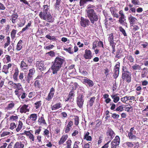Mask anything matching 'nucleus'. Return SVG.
Wrapping results in <instances>:
<instances>
[{
  "label": "nucleus",
  "mask_w": 148,
  "mask_h": 148,
  "mask_svg": "<svg viewBox=\"0 0 148 148\" xmlns=\"http://www.w3.org/2000/svg\"><path fill=\"white\" fill-rule=\"evenodd\" d=\"M64 59L59 57H57L54 61L52 62L51 67L52 73L55 74L60 70L64 62Z\"/></svg>",
  "instance_id": "1"
},
{
  "label": "nucleus",
  "mask_w": 148,
  "mask_h": 148,
  "mask_svg": "<svg viewBox=\"0 0 148 148\" xmlns=\"http://www.w3.org/2000/svg\"><path fill=\"white\" fill-rule=\"evenodd\" d=\"M48 10L47 6H45L43 11L40 12L39 16L41 19L44 20H47L49 22H52L53 21V19L48 12Z\"/></svg>",
  "instance_id": "2"
},
{
  "label": "nucleus",
  "mask_w": 148,
  "mask_h": 148,
  "mask_svg": "<svg viewBox=\"0 0 148 148\" xmlns=\"http://www.w3.org/2000/svg\"><path fill=\"white\" fill-rule=\"evenodd\" d=\"M106 135L107 137L106 139L107 141H111L115 135V133L110 128H108L106 132Z\"/></svg>",
  "instance_id": "3"
},
{
  "label": "nucleus",
  "mask_w": 148,
  "mask_h": 148,
  "mask_svg": "<svg viewBox=\"0 0 148 148\" xmlns=\"http://www.w3.org/2000/svg\"><path fill=\"white\" fill-rule=\"evenodd\" d=\"M84 101V97L82 95H79L77 98V103L79 108H82Z\"/></svg>",
  "instance_id": "4"
},
{
  "label": "nucleus",
  "mask_w": 148,
  "mask_h": 148,
  "mask_svg": "<svg viewBox=\"0 0 148 148\" xmlns=\"http://www.w3.org/2000/svg\"><path fill=\"white\" fill-rule=\"evenodd\" d=\"M120 142V138L118 136H116L113 140L111 144V148H116L119 145Z\"/></svg>",
  "instance_id": "5"
},
{
  "label": "nucleus",
  "mask_w": 148,
  "mask_h": 148,
  "mask_svg": "<svg viewBox=\"0 0 148 148\" xmlns=\"http://www.w3.org/2000/svg\"><path fill=\"white\" fill-rule=\"evenodd\" d=\"M81 25L84 27H85L89 26L90 24V21L88 19L81 17L80 22Z\"/></svg>",
  "instance_id": "6"
},
{
  "label": "nucleus",
  "mask_w": 148,
  "mask_h": 148,
  "mask_svg": "<svg viewBox=\"0 0 148 148\" xmlns=\"http://www.w3.org/2000/svg\"><path fill=\"white\" fill-rule=\"evenodd\" d=\"M82 81L83 83L85 84H87V85L90 87H92L94 85L93 82L86 77H83L82 79Z\"/></svg>",
  "instance_id": "7"
},
{
  "label": "nucleus",
  "mask_w": 148,
  "mask_h": 148,
  "mask_svg": "<svg viewBox=\"0 0 148 148\" xmlns=\"http://www.w3.org/2000/svg\"><path fill=\"white\" fill-rule=\"evenodd\" d=\"M131 74L130 73H122V79L125 80L128 83L131 82Z\"/></svg>",
  "instance_id": "8"
},
{
  "label": "nucleus",
  "mask_w": 148,
  "mask_h": 148,
  "mask_svg": "<svg viewBox=\"0 0 148 148\" xmlns=\"http://www.w3.org/2000/svg\"><path fill=\"white\" fill-rule=\"evenodd\" d=\"M134 127H132L128 134V137L130 139L133 140L136 138V136H135L136 131L134 130Z\"/></svg>",
  "instance_id": "9"
},
{
  "label": "nucleus",
  "mask_w": 148,
  "mask_h": 148,
  "mask_svg": "<svg viewBox=\"0 0 148 148\" xmlns=\"http://www.w3.org/2000/svg\"><path fill=\"white\" fill-rule=\"evenodd\" d=\"M120 63H118L116 64L114 68V75L113 76L115 78H116L119 76V68Z\"/></svg>",
  "instance_id": "10"
},
{
  "label": "nucleus",
  "mask_w": 148,
  "mask_h": 148,
  "mask_svg": "<svg viewBox=\"0 0 148 148\" xmlns=\"http://www.w3.org/2000/svg\"><path fill=\"white\" fill-rule=\"evenodd\" d=\"M36 67L37 69L41 71L45 69L43 62L42 61H37L36 63Z\"/></svg>",
  "instance_id": "11"
},
{
  "label": "nucleus",
  "mask_w": 148,
  "mask_h": 148,
  "mask_svg": "<svg viewBox=\"0 0 148 148\" xmlns=\"http://www.w3.org/2000/svg\"><path fill=\"white\" fill-rule=\"evenodd\" d=\"M35 73V70L34 69H32L29 70V73H28L26 81L29 83V82L30 80L32 79V75Z\"/></svg>",
  "instance_id": "12"
},
{
  "label": "nucleus",
  "mask_w": 148,
  "mask_h": 148,
  "mask_svg": "<svg viewBox=\"0 0 148 148\" xmlns=\"http://www.w3.org/2000/svg\"><path fill=\"white\" fill-rule=\"evenodd\" d=\"M26 61L25 60H23L21 61L20 64V67L21 70L24 71L28 68V64L26 63Z\"/></svg>",
  "instance_id": "13"
},
{
  "label": "nucleus",
  "mask_w": 148,
  "mask_h": 148,
  "mask_svg": "<svg viewBox=\"0 0 148 148\" xmlns=\"http://www.w3.org/2000/svg\"><path fill=\"white\" fill-rule=\"evenodd\" d=\"M28 106L24 104L23 106H21L19 107L20 112L21 113H25L29 112V110L28 108Z\"/></svg>",
  "instance_id": "14"
},
{
  "label": "nucleus",
  "mask_w": 148,
  "mask_h": 148,
  "mask_svg": "<svg viewBox=\"0 0 148 148\" xmlns=\"http://www.w3.org/2000/svg\"><path fill=\"white\" fill-rule=\"evenodd\" d=\"M110 11L114 17H115L117 18H119V16L117 13V11L114 7H111L110 8Z\"/></svg>",
  "instance_id": "15"
},
{
  "label": "nucleus",
  "mask_w": 148,
  "mask_h": 148,
  "mask_svg": "<svg viewBox=\"0 0 148 148\" xmlns=\"http://www.w3.org/2000/svg\"><path fill=\"white\" fill-rule=\"evenodd\" d=\"M54 92V89L53 87L51 88L50 89V92L46 99L48 101L50 100L53 97Z\"/></svg>",
  "instance_id": "16"
},
{
  "label": "nucleus",
  "mask_w": 148,
  "mask_h": 148,
  "mask_svg": "<svg viewBox=\"0 0 148 148\" xmlns=\"http://www.w3.org/2000/svg\"><path fill=\"white\" fill-rule=\"evenodd\" d=\"M92 57L91 51L89 50L86 49L85 50L84 57L86 59H90Z\"/></svg>",
  "instance_id": "17"
},
{
  "label": "nucleus",
  "mask_w": 148,
  "mask_h": 148,
  "mask_svg": "<svg viewBox=\"0 0 148 148\" xmlns=\"http://www.w3.org/2000/svg\"><path fill=\"white\" fill-rule=\"evenodd\" d=\"M128 19L131 26H133L136 23L137 21V19L131 15L130 16Z\"/></svg>",
  "instance_id": "18"
},
{
  "label": "nucleus",
  "mask_w": 148,
  "mask_h": 148,
  "mask_svg": "<svg viewBox=\"0 0 148 148\" xmlns=\"http://www.w3.org/2000/svg\"><path fill=\"white\" fill-rule=\"evenodd\" d=\"M61 0H56V2L55 5V9L59 11H61L62 7L60 5Z\"/></svg>",
  "instance_id": "19"
},
{
  "label": "nucleus",
  "mask_w": 148,
  "mask_h": 148,
  "mask_svg": "<svg viewBox=\"0 0 148 148\" xmlns=\"http://www.w3.org/2000/svg\"><path fill=\"white\" fill-rule=\"evenodd\" d=\"M135 99V97L134 96H127L124 97L122 98L121 99V100L123 103H125L127 101L130 100H134Z\"/></svg>",
  "instance_id": "20"
},
{
  "label": "nucleus",
  "mask_w": 148,
  "mask_h": 148,
  "mask_svg": "<svg viewBox=\"0 0 148 148\" xmlns=\"http://www.w3.org/2000/svg\"><path fill=\"white\" fill-rule=\"evenodd\" d=\"M14 71V73L13 76V79L14 81H16L18 80V75L19 71L17 68H16Z\"/></svg>",
  "instance_id": "21"
},
{
  "label": "nucleus",
  "mask_w": 148,
  "mask_h": 148,
  "mask_svg": "<svg viewBox=\"0 0 148 148\" xmlns=\"http://www.w3.org/2000/svg\"><path fill=\"white\" fill-rule=\"evenodd\" d=\"M37 114H30L29 118V120L33 122H35L37 119Z\"/></svg>",
  "instance_id": "22"
},
{
  "label": "nucleus",
  "mask_w": 148,
  "mask_h": 148,
  "mask_svg": "<svg viewBox=\"0 0 148 148\" xmlns=\"http://www.w3.org/2000/svg\"><path fill=\"white\" fill-rule=\"evenodd\" d=\"M68 138V136L66 135H63L60 138L58 142L59 145H61L63 144L66 140Z\"/></svg>",
  "instance_id": "23"
},
{
  "label": "nucleus",
  "mask_w": 148,
  "mask_h": 148,
  "mask_svg": "<svg viewBox=\"0 0 148 148\" xmlns=\"http://www.w3.org/2000/svg\"><path fill=\"white\" fill-rule=\"evenodd\" d=\"M24 145L21 142H16L14 145V148H23Z\"/></svg>",
  "instance_id": "24"
},
{
  "label": "nucleus",
  "mask_w": 148,
  "mask_h": 148,
  "mask_svg": "<svg viewBox=\"0 0 148 148\" xmlns=\"http://www.w3.org/2000/svg\"><path fill=\"white\" fill-rule=\"evenodd\" d=\"M91 22L94 24L95 21H97L98 19V17L97 15L94 16H91L88 18Z\"/></svg>",
  "instance_id": "25"
},
{
  "label": "nucleus",
  "mask_w": 148,
  "mask_h": 148,
  "mask_svg": "<svg viewBox=\"0 0 148 148\" xmlns=\"http://www.w3.org/2000/svg\"><path fill=\"white\" fill-rule=\"evenodd\" d=\"M89 7H88V9L86 10V15L88 18L90 17L91 15L95 13V12L92 9H89Z\"/></svg>",
  "instance_id": "26"
},
{
  "label": "nucleus",
  "mask_w": 148,
  "mask_h": 148,
  "mask_svg": "<svg viewBox=\"0 0 148 148\" xmlns=\"http://www.w3.org/2000/svg\"><path fill=\"white\" fill-rule=\"evenodd\" d=\"M89 134L90 133L88 132H85L84 134V138L87 141L91 140L92 138L90 136H89Z\"/></svg>",
  "instance_id": "27"
},
{
  "label": "nucleus",
  "mask_w": 148,
  "mask_h": 148,
  "mask_svg": "<svg viewBox=\"0 0 148 148\" xmlns=\"http://www.w3.org/2000/svg\"><path fill=\"white\" fill-rule=\"evenodd\" d=\"M95 99V98L94 97L91 98L88 101L87 106L88 107V106H89L90 107L92 106L94 103Z\"/></svg>",
  "instance_id": "28"
},
{
  "label": "nucleus",
  "mask_w": 148,
  "mask_h": 148,
  "mask_svg": "<svg viewBox=\"0 0 148 148\" xmlns=\"http://www.w3.org/2000/svg\"><path fill=\"white\" fill-rule=\"evenodd\" d=\"M23 41L22 40H20L18 42L16 47V49L18 51H20L21 49L23 46L22 44Z\"/></svg>",
  "instance_id": "29"
},
{
  "label": "nucleus",
  "mask_w": 148,
  "mask_h": 148,
  "mask_svg": "<svg viewBox=\"0 0 148 148\" xmlns=\"http://www.w3.org/2000/svg\"><path fill=\"white\" fill-rule=\"evenodd\" d=\"M61 107V104L58 103L51 106V109L52 110H56Z\"/></svg>",
  "instance_id": "30"
},
{
  "label": "nucleus",
  "mask_w": 148,
  "mask_h": 148,
  "mask_svg": "<svg viewBox=\"0 0 148 148\" xmlns=\"http://www.w3.org/2000/svg\"><path fill=\"white\" fill-rule=\"evenodd\" d=\"M108 39L109 41L110 42V45H114V42L113 40L114 36L112 33L109 35Z\"/></svg>",
  "instance_id": "31"
},
{
  "label": "nucleus",
  "mask_w": 148,
  "mask_h": 148,
  "mask_svg": "<svg viewBox=\"0 0 148 148\" xmlns=\"http://www.w3.org/2000/svg\"><path fill=\"white\" fill-rule=\"evenodd\" d=\"M38 122L40 125H44L46 124L45 121L43 116H41L40 118L38 119Z\"/></svg>",
  "instance_id": "32"
},
{
  "label": "nucleus",
  "mask_w": 148,
  "mask_h": 148,
  "mask_svg": "<svg viewBox=\"0 0 148 148\" xmlns=\"http://www.w3.org/2000/svg\"><path fill=\"white\" fill-rule=\"evenodd\" d=\"M14 106V103L11 101L5 108V109L8 110H10L13 108Z\"/></svg>",
  "instance_id": "33"
},
{
  "label": "nucleus",
  "mask_w": 148,
  "mask_h": 148,
  "mask_svg": "<svg viewBox=\"0 0 148 148\" xmlns=\"http://www.w3.org/2000/svg\"><path fill=\"white\" fill-rule=\"evenodd\" d=\"M111 97L113 99V101L114 103L118 102L120 99L119 97L116 95H111Z\"/></svg>",
  "instance_id": "34"
},
{
  "label": "nucleus",
  "mask_w": 148,
  "mask_h": 148,
  "mask_svg": "<svg viewBox=\"0 0 148 148\" xmlns=\"http://www.w3.org/2000/svg\"><path fill=\"white\" fill-rule=\"evenodd\" d=\"M18 16L16 14H14L12 15V18L10 20H11L12 22L13 23H16V20Z\"/></svg>",
  "instance_id": "35"
},
{
  "label": "nucleus",
  "mask_w": 148,
  "mask_h": 148,
  "mask_svg": "<svg viewBox=\"0 0 148 148\" xmlns=\"http://www.w3.org/2000/svg\"><path fill=\"white\" fill-rule=\"evenodd\" d=\"M6 42L4 45V48H6L10 44V38L9 36L7 37L6 38Z\"/></svg>",
  "instance_id": "36"
},
{
  "label": "nucleus",
  "mask_w": 148,
  "mask_h": 148,
  "mask_svg": "<svg viewBox=\"0 0 148 148\" xmlns=\"http://www.w3.org/2000/svg\"><path fill=\"white\" fill-rule=\"evenodd\" d=\"M119 14L120 16V17L119 18V19H122L123 20L126 19L125 15L123 10H120L119 11Z\"/></svg>",
  "instance_id": "37"
},
{
  "label": "nucleus",
  "mask_w": 148,
  "mask_h": 148,
  "mask_svg": "<svg viewBox=\"0 0 148 148\" xmlns=\"http://www.w3.org/2000/svg\"><path fill=\"white\" fill-rule=\"evenodd\" d=\"M24 74L23 73H20L19 75V78L21 80L22 82L25 83V80L24 79Z\"/></svg>",
  "instance_id": "38"
},
{
  "label": "nucleus",
  "mask_w": 148,
  "mask_h": 148,
  "mask_svg": "<svg viewBox=\"0 0 148 148\" xmlns=\"http://www.w3.org/2000/svg\"><path fill=\"white\" fill-rule=\"evenodd\" d=\"M17 31L15 29H13L11 32V38L12 39H14L16 36Z\"/></svg>",
  "instance_id": "39"
},
{
  "label": "nucleus",
  "mask_w": 148,
  "mask_h": 148,
  "mask_svg": "<svg viewBox=\"0 0 148 148\" xmlns=\"http://www.w3.org/2000/svg\"><path fill=\"white\" fill-rule=\"evenodd\" d=\"M45 37L51 40L54 41L56 40V38L55 36H51L49 34L47 35Z\"/></svg>",
  "instance_id": "40"
},
{
  "label": "nucleus",
  "mask_w": 148,
  "mask_h": 148,
  "mask_svg": "<svg viewBox=\"0 0 148 148\" xmlns=\"http://www.w3.org/2000/svg\"><path fill=\"white\" fill-rule=\"evenodd\" d=\"M9 69L7 67L6 65H4L2 69V72L7 74L8 73V70Z\"/></svg>",
  "instance_id": "41"
},
{
  "label": "nucleus",
  "mask_w": 148,
  "mask_h": 148,
  "mask_svg": "<svg viewBox=\"0 0 148 148\" xmlns=\"http://www.w3.org/2000/svg\"><path fill=\"white\" fill-rule=\"evenodd\" d=\"M88 1H93L92 0H80L79 2L80 6H82L86 3Z\"/></svg>",
  "instance_id": "42"
},
{
  "label": "nucleus",
  "mask_w": 148,
  "mask_h": 148,
  "mask_svg": "<svg viewBox=\"0 0 148 148\" xmlns=\"http://www.w3.org/2000/svg\"><path fill=\"white\" fill-rule=\"evenodd\" d=\"M41 101H37L34 103L35 107L36 109H38L41 106Z\"/></svg>",
  "instance_id": "43"
},
{
  "label": "nucleus",
  "mask_w": 148,
  "mask_h": 148,
  "mask_svg": "<svg viewBox=\"0 0 148 148\" xmlns=\"http://www.w3.org/2000/svg\"><path fill=\"white\" fill-rule=\"evenodd\" d=\"M23 125V123L21 121H19L18 122V125L16 129V131L17 132H18L20 130L22 127Z\"/></svg>",
  "instance_id": "44"
},
{
  "label": "nucleus",
  "mask_w": 148,
  "mask_h": 148,
  "mask_svg": "<svg viewBox=\"0 0 148 148\" xmlns=\"http://www.w3.org/2000/svg\"><path fill=\"white\" fill-rule=\"evenodd\" d=\"M125 146H127L128 147L132 148L133 147L134 145L132 142H127L124 144Z\"/></svg>",
  "instance_id": "45"
},
{
  "label": "nucleus",
  "mask_w": 148,
  "mask_h": 148,
  "mask_svg": "<svg viewBox=\"0 0 148 148\" xmlns=\"http://www.w3.org/2000/svg\"><path fill=\"white\" fill-rule=\"evenodd\" d=\"M74 124L77 125H78L79 123V118L77 116H75L74 119Z\"/></svg>",
  "instance_id": "46"
},
{
  "label": "nucleus",
  "mask_w": 148,
  "mask_h": 148,
  "mask_svg": "<svg viewBox=\"0 0 148 148\" xmlns=\"http://www.w3.org/2000/svg\"><path fill=\"white\" fill-rule=\"evenodd\" d=\"M132 68L134 70H140L141 69L140 66L137 64H135L134 66H132Z\"/></svg>",
  "instance_id": "47"
},
{
  "label": "nucleus",
  "mask_w": 148,
  "mask_h": 148,
  "mask_svg": "<svg viewBox=\"0 0 148 148\" xmlns=\"http://www.w3.org/2000/svg\"><path fill=\"white\" fill-rule=\"evenodd\" d=\"M66 143L67 145L66 148H71V146L72 143V141L71 140H68L66 142Z\"/></svg>",
  "instance_id": "48"
},
{
  "label": "nucleus",
  "mask_w": 148,
  "mask_h": 148,
  "mask_svg": "<svg viewBox=\"0 0 148 148\" xmlns=\"http://www.w3.org/2000/svg\"><path fill=\"white\" fill-rule=\"evenodd\" d=\"M11 133L9 132H4L1 134V137H4L6 136L10 135Z\"/></svg>",
  "instance_id": "49"
},
{
  "label": "nucleus",
  "mask_w": 148,
  "mask_h": 148,
  "mask_svg": "<svg viewBox=\"0 0 148 148\" xmlns=\"http://www.w3.org/2000/svg\"><path fill=\"white\" fill-rule=\"evenodd\" d=\"M31 23L30 21H29L28 24L26 26V27L22 29L21 32H23L26 30L29 27L31 26Z\"/></svg>",
  "instance_id": "50"
},
{
  "label": "nucleus",
  "mask_w": 148,
  "mask_h": 148,
  "mask_svg": "<svg viewBox=\"0 0 148 148\" xmlns=\"http://www.w3.org/2000/svg\"><path fill=\"white\" fill-rule=\"evenodd\" d=\"M71 47H69L68 48H64V50L66 51L70 54H72L73 53L74 51L73 50L71 49Z\"/></svg>",
  "instance_id": "51"
},
{
  "label": "nucleus",
  "mask_w": 148,
  "mask_h": 148,
  "mask_svg": "<svg viewBox=\"0 0 148 148\" xmlns=\"http://www.w3.org/2000/svg\"><path fill=\"white\" fill-rule=\"evenodd\" d=\"M119 29L120 31L122 33L124 36H127V34L125 32V30L122 27H119Z\"/></svg>",
  "instance_id": "52"
},
{
  "label": "nucleus",
  "mask_w": 148,
  "mask_h": 148,
  "mask_svg": "<svg viewBox=\"0 0 148 148\" xmlns=\"http://www.w3.org/2000/svg\"><path fill=\"white\" fill-rule=\"evenodd\" d=\"M103 14L105 18V21H107V19L109 17L108 16V14L107 12L105 10H104L103 11Z\"/></svg>",
  "instance_id": "53"
},
{
  "label": "nucleus",
  "mask_w": 148,
  "mask_h": 148,
  "mask_svg": "<svg viewBox=\"0 0 148 148\" xmlns=\"http://www.w3.org/2000/svg\"><path fill=\"white\" fill-rule=\"evenodd\" d=\"M3 60H6L7 62H9L11 61L10 56H9L6 55L5 56V58L3 59Z\"/></svg>",
  "instance_id": "54"
},
{
  "label": "nucleus",
  "mask_w": 148,
  "mask_h": 148,
  "mask_svg": "<svg viewBox=\"0 0 148 148\" xmlns=\"http://www.w3.org/2000/svg\"><path fill=\"white\" fill-rule=\"evenodd\" d=\"M16 90H23L21 84L19 83H18L16 87Z\"/></svg>",
  "instance_id": "55"
},
{
  "label": "nucleus",
  "mask_w": 148,
  "mask_h": 148,
  "mask_svg": "<svg viewBox=\"0 0 148 148\" xmlns=\"http://www.w3.org/2000/svg\"><path fill=\"white\" fill-rule=\"evenodd\" d=\"M122 73H130L128 69H127L126 66H123L122 68Z\"/></svg>",
  "instance_id": "56"
},
{
  "label": "nucleus",
  "mask_w": 148,
  "mask_h": 148,
  "mask_svg": "<svg viewBox=\"0 0 148 148\" xmlns=\"http://www.w3.org/2000/svg\"><path fill=\"white\" fill-rule=\"evenodd\" d=\"M54 46L53 45H50L48 46L44 47V48L46 49L50 50L53 49Z\"/></svg>",
  "instance_id": "57"
},
{
  "label": "nucleus",
  "mask_w": 148,
  "mask_h": 148,
  "mask_svg": "<svg viewBox=\"0 0 148 148\" xmlns=\"http://www.w3.org/2000/svg\"><path fill=\"white\" fill-rule=\"evenodd\" d=\"M80 142L79 141H75L74 143L73 148H79L78 145L79 144Z\"/></svg>",
  "instance_id": "58"
},
{
  "label": "nucleus",
  "mask_w": 148,
  "mask_h": 148,
  "mask_svg": "<svg viewBox=\"0 0 148 148\" xmlns=\"http://www.w3.org/2000/svg\"><path fill=\"white\" fill-rule=\"evenodd\" d=\"M123 110V108L122 106H121L117 108L115 110V111L121 112Z\"/></svg>",
  "instance_id": "59"
},
{
  "label": "nucleus",
  "mask_w": 148,
  "mask_h": 148,
  "mask_svg": "<svg viewBox=\"0 0 148 148\" xmlns=\"http://www.w3.org/2000/svg\"><path fill=\"white\" fill-rule=\"evenodd\" d=\"M121 53L120 52V51H117L116 52V56L115 58H120L121 57V55L120 54Z\"/></svg>",
  "instance_id": "60"
},
{
  "label": "nucleus",
  "mask_w": 148,
  "mask_h": 148,
  "mask_svg": "<svg viewBox=\"0 0 148 148\" xmlns=\"http://www.w3.org/2000/svg\"><path fill=\"white\" fill-rule=\"evenodd\" d=\"M74 95L73 91H71L69 94L68 95V97H69V99H71L74 96Z\"/></svg>",
  "instance_id": "61"
},
{
  "label": "nucleus",
  "mask_w": 148,
  "mask_h": 148,
  "mask_svg": "<svg viewBox=\"0 0 148 148\" xmlns=\"http://www.w3.org/2000/svg\"><path fill=\"white\" fill-rule=\"evenodd\" d=\"M112 117L114 119H117L119 117V114H116L115 113L112 114Z\"/></svg>",
  "instance_id": "62"
},
{
  "label": "nucleus",
  "mask_w": 148,
  "mask_h": 148,
  "mask_svg": "<svg viewBox=\"0 0 148 148\" xmlns=\"http://www.w3.org/2000/svg\"><path fill=\"white\" fill-rule=\"evenodd\" d=\"M29 138L30 139V142L32 143L34 142V138L33 135L32 134L29 137Z\"/></svg>",
  "instance_id": "63"
},
{
  "label": "nucleus",
  "mask_w": 148,
  "mask_h": 148,
  "mask_svg": "<svg viewBox=\"0 0 148 148\" xmlns=\"http://www.w3.org/2000/svg\"><path fill=\"white\" fill-rule=\"evenodd\" d=\"M25 20H24L22 22H21L19 23L18 24V25L19 27H21L25 25Z\"/></svg>",
  "instance_id": "64"
}]
</instances>
